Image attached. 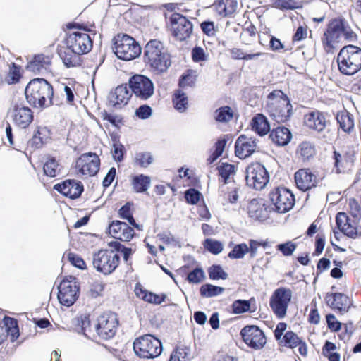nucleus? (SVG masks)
<instances>
[{
    "instance_id": "nucleus-5",
    "label": "nucleus",
    "mask_w": 361,
    "mask_h": 361,
    "mask_svg": "<svg viewBox=\"0 0 361 361\" xmlns=\"http://www.w3.org/2000/svg\"><path fill=\"white\" fill-rule=\"evenodd\" d=\"M113 50L116 56L123 61H130L141 54V47L131 37L118 34L114 39Z\"/></svg>"
},
{
    "instance_id": "nucleus-18",
    "label": "nucleus",
    "mask_w": 361,
    "mask_h": 361,
    "mask_svg": "<svg viewBox=\"0 0 361 361\" xmlns=\"http://www.w3.org/2000/svg\"><path fill=\"white\" fill-rule=\"evenodd\" d=\"M342 39V20H332L324 34L322 42L327 51L334 47V44Z\"/></svg>"
},
{
    "instance_id": "nucleus-32",
    "label": "nucleus",
    "mask_w": 361,
    "mask_h": 361,
    "mask_svg": "<svg viewBox=\"0 0 361 361\" xmlns=\"http://www.w3.org/2000/svg\"><path fill=\"white\" fill-rule=\"evenodd\" d=\"M271 140L279 146L286 145L291 139L290 130L285 127H279L270 133Z\"/></svg>"
},
{
    "instance_id": "nucleus-54",
    "label": "nucleus",
    "mask_w": 361,
    "mask_h": 361,
    "mask_svg": "<svg viewBox=\"0 0 361 361\" xmlns=\"http://www.w3.org/2000/svg\"><path fill=\"white\" fill-rule=\"evenodd\" d=\"M204 246L209 252L214 255L219 254L223 250V245L219 241L209 238L205 240Z\"/></svg>"
},
{
    "instance_id": "nucleus-23",
    "label": "nucleus",
    "mask_w": 361,
    "mask_h": 361,
    "mask_svg": "<svg viewBox=\"0 0 361 361\" xmlns=\"http://www.w3.org/2000/svg\"><path fill=\"white\" fill-rule=\"evenodd\" d=\"M325 300L329 307L338 310L341 313L347 312L352 305L349 297L340 293H327Z\"/></svg>"
},
{
    "instance_id": "nucleus-41",
    "label": "nucleus",
    "mask_w": 361,
    "mask_h": 361,
    "mask_svg": "<svg viewBox=\"0 0 361 361\" xmlns=\"http://www.w3.org/2000/svg\"><path fill=\"white\" fill-rule=\"evenodd\" d=\"M334 167L338 173L344 171L351 163L350 158L346 154H341L336 151L334 152Z\"/></svg>"
},
{
    "instance_id": "nucleus-38",
    "label": "nucleus",
    "mask_w": 361,
    "mask_h": 361,
    "mask_svg": "<svg viewBox=\"0 0 361 361\" xmlns=\"http://www.w3.org/2000/svg\"><path fill=\"white\" fill-rule=\"evenodd\" d=\"M44 173L50 177H56L61 174V166L54 157H49L44 164Z\"/></svg>"
},
{
    "instance_id": "nucleus-13",
    "label": "nucleus",
    "mask_w": 361,
    "mask_h": 361,
    "mask_svg": "<svg viewBox=\"0 0 361 361\" xmlns=\"http://www.w3.org/2000/svg\"><path fill=\"white\" fill-rule=\"evenodd\" d=\"M100 159L95 153L82 154L75 161V169L78 176H93L99 170Z\"/></svg>"
},
{
    "instance_id": "nucleus-36",
    "label": "nucleus",
    "mask_w": 361,
    "mask_h": 361,
    "mask_svg": "<svg viewBox=\"0 0 361 361\" xmlns=\"http://www.w3.org/2000/svg\"><path fill=\"white\" fill-rule=\"evenodd\" d=\"M216 11L219 14L226 16L233 14L238 7V2L236 0H219L214 4Z\"/></svg>"
},
{
    "instance_id": "nucleus-48",
    "label": "nucleus",
    "mask_w": 361,
    "mask_h": 361,
    "mask_svg": "<svg viewBox=\"0 0 361 361\" xmlns=\"http://www.w3.org/2000/svg\"><path fill=\"white\" fill-rule=\"evenodd\" d=\"M232 311L234 314H239L250 311V300H237L232 304Z\"/></svg>"
},
{
    "instance_id": "nucleus-27",
    "label": "nucleus",
    "mask_w": 361,
    "mask_h": 361,
    "mask_svg": "<svg viewBox=\"0 0 361 361\" xmlns=\"http://www.w3.org/2000/svg\"><path fill=\"white\" fill-rule=\"evenodd\" d=\"M326 122L324 114L319 111H311L306 114L305 117L306 126L318 132H321L324 129Z\"/></svg>"
},
{
    "instance_id": "nucleus-3",
    "label": "nucleus",
    "mask_w": 361,
    "mask_h": 361,
    "mask_svg": "<svg viewBox=\"0 0 361 361\" xmlns=\"http://www.w3.org/2000/svg\"><path fill=\"white\" fill-rule=\"evenodd\" d=\"M292 105L288 97L281 90L272 91L267 97L266 111L277 123H283L292 114Z\"/></svg>"
},
{
    "instance_id": "nucleus-15",
    "label": "nucleus",
    "mask_w": 361,
    "mask_h": 361,
    "mask_svg": "<svg viewBox=\"0 0 361 361\" xmlns=\"http://www.w3.org/2000/svg\"><path fill=\"white\" fill-rule=\"evenodd\" d=\"M243 341L251 348L262 349L267 343L264 332L257 326H246L240 331Z\"/></svg>"
},
{
    "instance_id": "nucleus-52",
    "label": "nucleus",
    "mask_w": 361,
    "mask_h": 361,
    "mask_svg": "<svg viewBox=\"0 0 361 361\" xmlns=\"http://www.w3.org/2000/svg\"><path fill=\"white\" fill-rule=\"evenodd\" d=\"M130 207L131 205L130 203H126L119 209V214L122 219H126L130 225L135 228H139V225L135 223L130 212Z\"/></svg>"
},
{
    "instance_id": "nucleus-12",
    "label": "nucleus",
    "mask_w": 361,
    "mask_h": 361,
    "mask_svg": "<svg viewBox=\"0 0 361 361\" xmlns=\"http://www.w3.org/2000/svg\"><path fill=\"white\" fill-rule=\"evenodd\" d=\"M78 290L79 288L75 277L71 276L63 279L59 286V302L66 307L71 306L78 298Z\"/></svg>"
},
{
    "instance_id": "nucleus-50",
    "label": "nucleus",
    "mask_w": 361,
    "mask_h": 361,
    "mask_svg": "<svg viewBox=\"0 0 361 361\" xmlns=\"http://www.w3.org/2000/svg\"><path fill=\"white\" fill-rule=\"evenodd\" d=\"M228 192V200L230 203L234 204L238 202L240 194L242 192V186L238 183H232V185L227 188Z\"/></svg>"
},
{
    "instance_id": "nucleus-4",
    "label": "nucleus",
    "mask_w": 361,
    "mask_h": 361,
    "mask_svg": "<svg viewBox=\"0 0 361 361\" xmlns=\"http://www.w3.org/2000/svg\"><path fill=\"white\" fill-rule=\"evenodd\" d=\"M339 71L345 75H353L361 69V48L346 45L341 49L337 56Z\"/></svg>"
},
{
    "instance_id": "nucleus-7",
    "label": "nucleus",
    "mask_w": 361,
    "mask_h": 361,
    "mask_svg": "<svg viewBox=\"0 0 361 361\" xmlns=\"http://www.w3.org/2000/svg\"><path fill=\"white\" fill-rule=\"evenodd\" d=\"M120 257L114 250H101L92 257V264L97 271L105 275L111 274L118 266Z\"/></svg>"
},
{
    "instance_id": "nucleus-43",
    "label": "nucleus",
    "mask_w": 361,
    "mask_h": 361,
    "mask_svg": "<svg viewBox=\"0 0 361 361\" xmlns=\"http://www.w3.org/2000/svg\"><path fill=\"white\" fill-rule=\"evenodd\" d=\"M224 290V288L212 284H204L201 286L200 292L202 297L212 298L221 294Z\"/></svg>"
},
{
    "instance_id": "nucleus-47",
    "label": "nucleus",
    "mask_w": 361,
    "mask_h": 361,
    "mask_svg": "<svg viewBox=\"0 0 361 361\" xmlns=\"http://www.w3.org/2000/svg\"><path fill=\"white\" fill-rule=\"evenodd\" d=\"M302 340L293 331H286L283 337V341L286 347L294 348L300 344Z\"/></svg>"
},
{
    "instance_id": "nucleus-17",
    "label": "nucleus",
    "mask_w": 361,
    "mask_h": 361,
    "mask_svg": "<svg viewBox=\"0 0 361 361\" xmlns=\"http://www.w3.org/2000/svg\"><path fill=\"white\" fill-rule=\"evenodd\" d=\"M171 31L174 37L182 41L188 38L192 31V23L183 16L173 13L171 17Z\"/></svg>"
},
{
    "instance_id": "nucleus-6",
    "label": "nucleus",
    "mask_w": 361,
    "mask_h": 361,
    "mask_svg": "<svg viewBox=\"0 0 361 361\" xmlns=\"http://www.w3.org/2000/svg\"><path fill=\"white\" fill-rule=\"evenodd\" d=\"M133 350L140 357L154 359L161 355L163 348L158 338L151 334H146L135 339Z\"/></svg>"
},
{
    "instance_id": "nucleus-64",
    "label": "nucleus",
    "mask_w": 361,
    "mask_h": 361,
    "mask_svg": "<svg viewBox=\"0 0 361 361\" xmlns=\"http://www.w3.org/2000/svg\"><path fill=\"white\" fill-rule=\"evenodd\" d=\"M124 147L120 143H114L112 148L113 157L115 160L121 161L123 159Z\"/></svg>"
},
{
    "instance_id": "nucleus-22",
    "label": "nucleus",
    "mask_w": 361,
    "mask_h": 361,
    "mask_svg": "<svg viewBox=\"0 0 361 361\" xmlns=\"http://www.w3.org/2000/svg\"><path fill=\"white\" fill-rule=\"evenodd\" d=\"M109 233L115 239L121 241H130L134 236V230L126 223L114 221L109 226Z\"/></svg>"
},
{
    "instance_id": "nucleus-8",
    "label": "nucleus",
    "mask_w": 361,
    "mask_h": 361,
    "mask_svg": "<svg viewBox=\"0 0 361 361\" xmlns=\"http://www.w3.org/2000/svg\"><path fill=\"white\" fill-rule=\"evenodd\" d=\"M290 288L280 287L276 288L270 297V307L278 319H283L287 314L288 305L292 299Z\"/></svg>"
},
{
    "instance_id": "nucleus-60",
    "label": "nucleus",
    "mask_w": 361,
    "mask_h": 361,
    "mask_svg": "<svg viewBox=\"0 0 361 361\" xmlns=\"http://www.w3.org/2000/svg\"><path fill=\"white\" fill-rule=\"evenodd\" d=\"M152 114V109L148 105H141L135 111V115L140 119H147Z\"/></svg>"
},
{
    "instance_id": "nucleus-34",
    "label": "nucleus",
    "mask_w": 361,
    "mask_h": 361,
    "mask_svg": "<svg viewBox=\"0 0 361 361\" xmlns=\"http://www.w3.org/2000/svg\"><path fill=\"white\" fill-rule=\"evenodd\" d=\"M135 292L137 297L142 298L143 300L149 303L154 305L161 304L165 300L166 298L165 294H155L137 287L135 288Z\"/></svg>"
},
{
    "instance_id": "nucleus-42",
    "label": "nucleus",
    "mask_w": 361,
    "mask_h": 361,
    "mask_svg": "<svg viewBox=\"0 0 361 361\" xmlns=\"http://www.w3.org/2000/svg\"><path fill=\"white\" fill-rule=\"evenodd\" d=\"M6 329V337L11 336V341H14L19 336V331L16 319L11 317H5L4 320Z\"/></svg>"
},
{
    "instance_id": "nucleus-37",
    "label": "nucleus",
    "mask_w": 361,
    "mask_h": 361,
    "mask_svg": "<svg viewBox=\"0 0 361 361\" xmlns=\"http://www.w3.org/2000/svg\"><path fill=\"white\" fill-rule=\"evenodd\" d=\"M173 104L174 108L179 112H185L188 106V98L181 90L175 91L173 95Z\"/></svg>"
},
{
    "instance_id": "nucleus-51",
    "label": "nucleus",
    "mask_w": 361,
    "mask_h": 361,
    "mask_svg": "<svg viewBox=\"0 0 361 361\" xmlns=\"http://www.w3.org/2000/svg\"><path fill=\"white\" fill-rule=\"evenodd\" d=\"M20 77V67L17 66L13 63L12 67H11L5 80L6 82L9 85L16 84L19 82Z\"/></svg>"
},
{
    "instance_id": "nucleus-44",
    "label": "nucleus",
    "mask_w": 361,
    "mask_h": 361,
    "mask_svg": "<svg viewBox=\"0 0 361 361\" xmlns=\"http://www.w3.org/2000/svg\"><path fill=\"white\" fill-rule=\"evenodd\" d=\"M135 164L142 168H147L153 162V157L147 152H137L135 155Z\"/></svg>"
},
{
    "instance_id": "nucleus-29",
    "label": "nucleus",
    "mask_w": 361,
    "mask_h": 361,
    "mask_svg": "<svg viewBox=\"0 0 361 361\" xmlns=\"http://www.w3.org/2000/svg\"><path fill=\"white\" fill-rule=\"evenodd\" d=\"M247 209L250 217L254 219L263 221L268 217L267 207L257 200H252Z\"/></svg>"
},
{
    "instance_id": "nucleus-49",
    "label": "nucleus",
    "mask_w": 361,
    "mask_h": 361,
    "mask_svg": "<svg viewBox=\"0 0 361 361\" xmlns=\"http://www.w3.org/2000/svg\"><path fill=\"white\" fill-rule=\"evenodd\" d=\"M247 253H248L247 245L240 243L235 245L228 256L231 259H242Z\"/></svg>"
},
{
    "instance_id": "nucleus-39",
    "label": "nucleus",
    "mask_w": 361,
    "mask_h": 361,
    "mask_svg": "<svg viewBox=\"0 0 361 361\" xmlns=\"http://www.w3.org/2000/svg\"><path fill=\"white\" fill-rule=\"evenodd\" d=\"M315 148L310 142H302L298 147L297 153L303 160L307 161L313 157L315 154Z\"/></svg>"
},
{
    "instance_id": "nucleus-16",
    "label": "nucleus",
    "mask_w": 361,
    "mask_h": 361,
    "mask_svg": "<svg viewBox=\"0 0 361 361\" xmlns=\"http://www.w3.org/2000/svg\"><path fill=\"white\" fill-rule=\"evenodd\" d=\"M66 45L75 53L84 54L88 53L92 47V42L88 34L80 31L70 33L66 39Z\"/></svg>"
},
{
    "instance_id": "nucleus-25",
    "label": "nucleus",
    "mask_w": 361,
    "mask_h": 361,
    "mask_svg": "<svg viewBox=\"0 0 361 361\" xmlns=\"http://www.w3.org/2000/svg\"><path fill=\"white\" fill-rule=\"evenodd\" d=\"M131 96L132 92L126 85H119L109 94L108 99L112 106L121 108L128 104Z\"/></svg>"
},
{
    "instance_id": "nucleus-10",
    "label": "nucleus",
    "mask_w": 361,
    "mask_h": 361,
    "mask_svg": "<svg viewBox=\"0 0 361 361\" xmlns=\"http://www.w3.org/2000/svg\"><path fill=\"white\" fill-rule=\"evenodd\" d=\"M269 200L274 206V210L279 213L288 212L294 205L295 198L293 194L285 188H276L269 195Z\"/></svg>"
},
{
    "instance_id": "nucleus-31",
    "label": "nucleus",
    "mask_w": 361,
    "mask_h": 361,
    "mask_svg": "<svg viewBox=\"0 0 361 361\" xmlns=\"http://www.w3.org/2000/svg\"><path fill=\"white\" fill-rule=\"evenodd\" d=\"M80 54H77L70 47L60 51L59 56L67 68L75 67L80 65Z\"/></svg>"
},
{
    "instance_id": "nucleus-30",
    "label": "nucleus",
    "mask_w": 361,
    "mask_h": 361,
    "mask_svg": "<svg viewBox=\"0 0 361 361\" xmlns=\"http://www.w3.org/2000/svg\"><path fill=\"white\" fill-rule=\"evenodd\" d=\"M217 169L219 174L224 181V184L219 188V192L223 193L226 190L225 185L230 183V179L233 178L235 174V166L233 164L223 163Z\"/></svg>"
},
{
    "instance_id": "nucleus-2",
    "label": "nucleus",
    "mask_w": 361,
    "mask_h": 361,
    "mask_svg": "<svg viewBox=\"0 0 361 361\" xmlns=\"http://www.w3.org/2000/svg\"><path fill=\"white\" fill-rule=\"evenodd\" d=\"M25 94L29 104L36 108H47L53 104L52 86L43 78L32 80L26 86Z\"/></svg>"
},
{
    "instance_id": "nucleus-61",
    "label": "nucleus",
    "mask_w": 361,
    "mask_h": 361,
    "mask_svg": "<svg viewBox=\"0 0 361 361\" xmlns=\"http://www.w3.org/2000/svg\"><path fill=\"white\" fill-rule=\"evenodd\" d=\"M342 38L348 41H353L356 39V34L343 20H342Z\"/></svg>"
},
{
    "instance_id": "nucleus-24",
    "label": "nucleus",
    "mask_w": 361,
    "mask_h": 361,
    "mask_svg": "<svg viewBox=\"0 0 361 361\" xmlns=\"http://www.w3.org/2000/svg\"><path fill=\"white\" fill-rule=\"evenodd\" d=\"M297 188L302 191H307L316 186L317 177L307 169H299L295 173Z\"/></svg>"
},
{
    "instance_id": "nucleus-45",
    "label": "nucleus",
    "mask_w": 361,
    "mask_h": 361,
    "mask_svg": "<svg viewBox=\"0 0 361 361\" xmlns=\"http://www.w3.org/2000/svg\"><path fill=\"white\" fill-rule=\"evenodd\" d=\"M233 114L231 109L228 106H223L215 111L214 118L218 122H228L233 118Z\"/></svg>"
},
{
    "instance_id": "nucleus-53",
    "label": "nucleus",
    "mask_w": 361,
    "mask_h": 361,
    "mask_svg": "<svg viewBox=\"0 0 361 361\" xmlns=\"http://www.w3.org/2000/svg\"><path fill=\"white\" fill-rule=\"evenodd\" d=\"M209 278L213 280L226 279L228 274L226 273L220 265H212L209 271Z\"/></svg>"
},
{
    "instance_id": "nucleus-33",
    "label": "nucleus",
    "mask_w": 361,
    "mask_h": 361,
    "mask_svg": "<svg viewBox=\"0 0 361 361\" xmlns=\"http://www.w3.org/2000/svg\"><path fill=\"white\" fill-rule=\"evenodd\" d=\"M252 128L261 136L267 135L270 131V126L267 118L261 114H258L253 117Z\"/></svg>"
},
{
    "instance_id": "nucleus-57",
    "label": "nucleus",
    "mask_w": 361,
    "mask_h": 361,
    "mask_svg": "<svg viewBox=\"0 0 361 361\" xmlns=\"http://www.w3.org/2000/svg\"><path fill=\"white\" fill-rule=\"evenodd\" d=\"M204 277V271L200 268H196L188 275V280L190 283H198Z\"/></svg>"
},
{
    "instance_id": "nucleus-1",
    "label": "nucleus",
    "mask_w": 361,
    "mask_h": 361,
    "mask_svg": "<svg viewBox=\"0 0 361 361\" xmlns=\"http://www.w3.org/2000/svg\"><path fill=\"white\" fill-rule=\"evenodd\" d=\"M144 61L155 74L166 72L171 66V59L163 44L157 39L150 40L145 47Z\"/></svg>"
},
{
    "instance_id": "nucleus-58",
    "label": "nucleus",
    "mask_w": 361,
    "mask_h": 361,
    "mask_svg": "<svg viewBox=\"0 0 361 361\" xmlns=\"http://www.w3.org/2000/svg\"><path fill=\"white\" fill-rule=\"evenodd\" d=\"M200 196L201 193L194 188L188 189L185 193L186 201L191 204H195L197 203L200 200Z\"/></svg>"
},
{
    "instance_id": "nucleus-40",
    "label": "nucleus",
    "mask_w": 361,
    "mask_h": 361,
    "mask_svg": "<svg viewBox=\"0 0 361 361\" xmlns=\"http://www.w3.org/2000/svg\"><path fill=\"white\" fill-rule=\"evenodd\" d=\"M337 121L340 125V127L345 132L350 133L354 127V121L353 116L348 112H341L337 115Z\"/></svg>"
},
{
    "instance_id": "nucleus-21",
    "label": "nucleus",
    "mask_w": 361,
    "mask_h": 361,
    "mask_svg": "<svg viewBox=\"0 0 361 361\" xmlns=\"http://www.w3.org/2000/svg\"><path fill=\"white\" fill-rule=\"evenodd\" d=\"M256 149L255 140L245 135H240L235 143V154L240 159L250 157Z\"/></svg>"
},
{
    "instance_id": "nucleus-28",
    "label": "nucleus",
    "mask_w": 361,
    "mask_h": 361,
    "mask_svg": "<svg viewBox=\"0 0 361 361\" xmlns=\"http://www.w3.org/2000/svg\"><path fill=\"white\" fill-rule=\"evenodd\" d=\"M336 223L338 229L348 237L355 238L357 236V228L350 223V219L345 213H338Z\"/></svg>"
},
{
    "instance_id": "nucleus-59",
    "label": "nucleus",
    "mask_w": 361,
    "mask_h": 361,
    "mask_svg": "<svg viewBox=\"0 0 361 361\" xmlns=\"http://www.w3.org/2000/svg\"><path fill=\"white\" fill-rule=\"evenodd\" d=\"M68 259L71 264L75 267L80 269H85L86 268L85 261L79 255L73 252H69L68 254Z\"/></svg>"
},
{
    "instance_id": "nucleus-20",
    "label": "nucleus",
    "mask_w": 361,
    "mask_h": 361,
    "mask_svg": "<svg viewBox=\"0 0 361 361\" xmlns=\"http://www.w3.org/2000/svg\"><path fill=\"white\" fill-rule=\"evenodd\" d=\"M54 188L70 199H76L83 192V185L79 180H66L61 183L56 184Z\"/></svg>"
},
{
    "instance_id": "nucleus-14",
    "label": "nucleus",
    "mask_w": 361,
    "mask_h": 361,
    "mask_svg": "<svg viewBox=\"0 0 361 361\" xmlns=\"http://www.w3.org/2000/svg\"><path fill=\"white\" fill-rule=\"evenodd\" d=\"M118 319L112 312L104 313L97 319L96 331L99 337L108 340L114 337L118 326Z\"/></svg>"
},
{
    "instance_id": "nucleus-46",
    "label": "nucleus",
    "mask_w": 361,
    "mask_h": 361,
    "mask_svg": "<svg viewBox=\"0 0 361 361\" xmlns=\"http://www.w3.org/2000/svg\"><path fill=\"white\" fill-rule=\"evenodd\" d=\"M197 79L196 71L188 70L179 80V85L181 87H191L195 85Z\"/></svg>"
},
{
    "instance_id": "nucleus-55",
    "label": "nucleus",
    "mask_w": 361,
    "mask_h": 361,
    "mask_svg": "<svg viewBox=\"0 0 361 361\" xmlns=\"http://www.w3.org/2000/svg\"><path fill=\"white\" fill-rule=\"evenodd\" d=\"M188 355L189 353L187 348H178L173 351L169 361H188Z\"/></svg>"
},
{
    "instance_id": "nucleus-56",
    "label": "nucleus",
    "mask_w": 361,
    "mask_h": 361,
    "mask_svg": "<svg viewBox=\"0 0 361 361\" xmlns=\"http://www.w3.org/2000/svg\"><path fill=\"white\" fill-rule=\"evenodd\" d=\"M276 249L282 252L284 256H290L296 249V245L290 241L276 245Z\"/></svg>"
},
{
    "instance_id": "nucleus-62",
    "label": "nucleus",
    "mask_w": 361,
    "mask_h": 361,
    "mask_svg": "<svg viewBox=\"0 0 361 361\" xmlns=\"http://www.w3.org/2000/svg\"><path fill=\"white\" fill-rule=\"evenodd\" d=\"M328 327L332 331H338L341 329V324L339 322L334 314H329L326 317Z\"/></svg>"
},
{
    "instance_id": "nucleus-19",
    "label": "nucleus",
    "mask_w": 361,
    "mask_h": 361,
    "mask_svg": "<svg viewBox=\"0 0 361 361\" xmlns=\"http://www.w3.org/2000/svg\"><path fill=\"white\" fill-rule=\"evenodd\" d=\"M9 114L15 125L21 128H27L33 120L31 109L22 104H15Z\"/></svg>"
},
{
    "instance_id": "nucleus-63",
    "label": "nucleus",
    "mask_w": 361,
    "mask_h": 361,
    "mask_svg": "<svg viewBox=\"0 0 361 361\" xmlns=\"http://www.w3.org/2000/svg\"><path fill=\"white\" fill-rule=\"evenodd\" d=\"M349 207L351 215L357 219L361 218V207L358 204V202L354 200L351 199L349 201Z\"/></svg>"
},
{
    "instance_id": "nucleus-35",
    "label": "nucleus",
    "mask_w": 361,
    "mask_h": 361,
    "mask_svg": "<svg viewBox=\"0 0 361 361\" xmlns=\"http://www.w3.org/2000/svg\"><path fill=\"white\" fill-rule=\"evenodd\" d=\"M131 184L133 189L135 192H145L150 187L151 178L149 176L140 174L133 177Z\"/></svg>"
},
{
    "instance_id": "nucleus-26",
    "label": "nucleus",
    "mask_w": 361,
    "mask_h": 361,
    "mask_svg": "<svg viewBox=\"0 0 361 361\" xmlns=\"http://www.w3.org/2000/svg\"><path fill=\"white\" fill-rule=\"evenodd\" d=\"M51 58L44 54L35 55L27 63L26 68L29 71L35 74H43L49 71Z\"/></svg>"
},
{
    "instance_id": "nucleus-9",
    "label": "nucleus",
    "mask_w": 361,
    "mask_h": 361,
    "mask_svg": "<svg viewBox=\"0 0 361 361\" xmlns=\"http://www.w3.org/2000/svg\"><path fill=\"white\" fill-rule=\"evenodd\" d=\"M129 86L135 96L141 100H147L154 93L153 82L144 75L137 74L132 76L129 80Z\"/></svg>"
},
{
    "instance_id": "nucleus-11",
    "label": "nucleus",
    "mask_w": 361,
    "mask_h": 361,
    "mask_svg": "<svg viewBox=\"0 0 361 361\" xmlns=\"http://www.w3.org/2000/svg\"><path fill=\"white\" fill-rule=\"evenodd\" d=\"M269 178L266 169L259 163L250 164L246 169L245 180L250 188L262 190L269 182Z\"/></svg>"
}]
</instances>
